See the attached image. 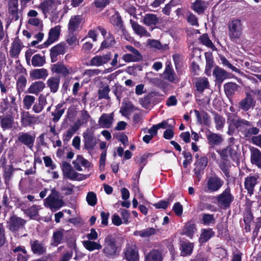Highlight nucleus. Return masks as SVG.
Wrapping results in <instances>:
<instances>
[{"instance_id":"obj_1","label":"nucleus","mask_w":261,"mask_h":261,"mask_svg":"<svg viewBox=\"0 0 261 261\" xmlns=\"http://www.w3.org/2000/svg\"><path fill=\"white\" fill-rule=\"evenodd\" d=\"M217 152L221 159L218 163V166L226 178L228 179L230 177L229 169L231 167V162L229 160V156L234 161L238 158V152L232 145H229L221 150H217Z\"/></svg>"},{"instance_id":"obj_2","label":"nucleus","mask_w":261,"mask_h":261,"mask_svg":"<svg viewBox=\"0 0 261 261\" xmlns=\"http://www.w3.org/2000/svg\"><path fill=\"white\" fill-rule=\"evenodd\" d=\"M121 250V246L115 237L111 234L105 237L102 251L106 257L110 259L115 258L119 256Z\"/></svg>"},{"instance_id":"obj_3","label":"nucleus","mask_w":261,"mask_h":261,"mask_svg":"<svg viewBox=\"0 0 261 261\" xmlns=\"http://www.w3.org/2000/svg\"><path fill=\"white\" fill-rule=\"evenodd\" d=\"M214 198L218 204L223 210H226L230 207L234 199V197L231 192V189L228 186L221 194Z\"/></svg>"},{"instance_id":"obj_4","label":"nucleus","mask_w":261,"mask_h":261,"mask_svg":"<svg viewBox=\"0 0 261 261\" xmlns=\"http://www.w3.org/2000/svg\"><path fill=\"white\" fill-rule=\"evenodd\" d=\"M27 221L18 216L13 214L7 222L8 228L13 233H17L25 229Z\"/></svg>"},{"instance_id":"obj_5","label":"nucleus","mask_w":261,"mask_h":261,"mask_svg":"<svg viewBox=\"0 0 261 261\" xmlns=\"http://www.w3.org/2000/svg\"><path fill=\"white\" fill-rule=\"evenodd\" d=\"M224 184V180L214 173L207 178L205 191L210 193L218 192Z\"/></svg>"},{"instance_id":"obj_6","label":"nucleus","mask_w":261,"mask_h":261,"mask_svg":"<svg viewBox=\"0 0 261 261\" xmlns=\"http://www.w3.org/2000/svg\"><path fill=\"white\" fill-rule=\"evenodd\" d=\"M228 36L231 40L239 39L243 30V25L239 19H234L228 24Z\"/></svg>"},{"instance_id":"obj_7","label":"nucleus","mask_w":261,"mask_h":261,"mask_svg":"<svg viewBox=\"0 0 261 261\" xmlns=\"http://www.w3.org/2000/svg\"><path fill=\"white\" fill-rule=\"evenodd\" d=\"M84 148L91 151L94 149L97 144L96 138L94 135V130L92 128H87L83 133Z\"/></svg>"},{"instance_id":"obj_8","label":"nucleus","mask_w":261,"mask_h":261,"mask_svg":"<svg viewBox=\"0 0 261 261\" xmlns=\"http://www.w3.org/2000/svg\"><path fill=\"white\" fill-rule=\"evenodd\" d=\"M58 193H57L55 195L53 194H50L45 199V206L49 207L53 212L59 210L64 204L63 200L58 198Z\"/></svg>"},{"instance_id":"obj_9","label":"nucleus","mask_w":261,"mask_h":261,"mask_svg":"<svg viewBox=\"0 0 261 261\" xmlns=\"http://www.w3.org/2000/svg\"><path fill=\"white\" fill-rule=\"evenodd\" d=\"M208 164V158L206 156L200 157L199 159L196 160L194 164V168L193 171L195 176L200 180L202 175L204 174V170Z\"/></svg>"},{"instance_id":"obj_10","label":"nucleus","mask_w":261,"mask_h":261,"mask_svg":"<svg viewBox=\"0 0 261 261\" xmlns=\"http://www.w3.org/2000/svg\"><path fill=\"white\" fill-rule=\"evenodd\" d=\"M255 103L253 95L250 92H246L245 97L238 102V106L240 110L247 112L253 108Z\"/></svg>"},{"instance_id":"obj_11","label":"nucleus","mask_w":261,"mask_h":261,"mask_svg":"<svg viewBox=\"0 0 261 261\" xmlns=\"http://www.w3.org/2000/svg\"><path fill=\"white\" fill-rule=\"evenodd\" d=\"M259 175L257 174H250L245 178L244 187L247 193L251 195L254 193V188L258 183Z\"/></svg>"},{"instance_id":"obj_12","label":"nucleus","mask_w":261,"mask_h":261,"mask_svg":"<svg viewBox=\"0 0 261 261\" xmlns=\"http://www.w3.org/2000/svg\"><path fill=\"white\" fill-rule=\"evenodd\" d=\"M112 57L111 51L107 52L105 55L102 56L96 55L93 57L90 61V66H100L107 64Z\"/></svg>"},{"instance_id":"obj_13","label":"nucleus","mask_w":261,"mask_h":261,"mask_svg":"<svg viewBox=\"0 0 261 261\" xmlns=\"http://www.w3.org/2000/svg\"><path fill=\"white\" fill-rule=\"evenodd\" d=\"M66 44L64 42H61L50 49V57L51 62L55 63L58 60L57 57L60 55H64L66 53Z\"/></svg>"},{"instance_id":"obj_14","label":"nucleus","mask_w":261,"mask_h":261,"mask_svg":"<svg viewBox=\"0 0 261 261\" xmlns=\"http://www.w3.org/2000/svg\"><path fill=\"white\" fill-rule=\"evenodd\" d=\"M240 86L234 82H228L224 85L225 94L228 99L231 101L234 95L240 90Z\"/></svg>"},{"instance_id":"obj_15","label":"nucleus","mask_w":261,"mask_h":261,"mask_svg":"<svg viewBox=\"0 0 261 261\" xmlns=\"http://www.w3.org/2000/svg\"><path fill=\"white\" fill-rule=\"evenodd\" d=\"M163 249L162 248L153 249L145 256L144 261H163Z\"/></svg>"},{"instance_id":"obj_16","label":"nucleus","mask_w":261,"mask_h":261,"mask_svg":"<svg viewBox=\"0 0 261 261\" xmlns=\"http://www.w3.org/2000/svg\"><path fill=\"white\" fill-rule=\"evenodd\" d=\"M194 112L196 117L197 123L203 124L207 127L210 126L211 117L206 112L202 110L199 112L197 110H194Z\"/></svg>"},{"instance_id":"obj_17","label":"nucleus","mask_w":261,"mask_h":261,"mask_svg":"<svg viewBox=\"0 0 261 261\" xmlns=\"http://www.w3.org/2000/svg\"><path fill=\"white\" fill-rule=\"evenodd\" d=\"M17 139L19 142L31 148L34 144L35 135H31L29 133H20Z\"/></svg>"},{"instance_id":"obj_18","label":"nucleus","mask_w":261,"mask_h":261,"mask_svg":"<svg viewBox=\"0 0 261 261\" xmlns=\"http://www.w3.org/2000/svg\"><path fill=\"white\" fill-rule=\"evenodd\" d=\"M206 137L207 143L212 147L219 145L223 141L221 135L214 133L210 130H208V132L206 134Z\"/></svg>"},{"instance_id":"obj_19","label":"nucleus","mask_w":261,"mask_h":261,"mask_svg":"<svg viewBox=\"0 0 261 261\" xmlns=\"http://www.w3.org/2000/svg\"><path fill=\"white\" fill-rule=\"evenodd\" d=\"M3 174V177L4 178V183L7 188L9 187L10 181L12 180L14 172L17 170V169L14 168L12 164H10L8 166L5 167V168L2 169Z\"/></svg>"},{"instance_id":"obj_20","label":"nucleus","mask_w":261,"mask_h":261,"mask_svg":"<svg viewBox=\"0 0 261 261\" xmlns=\"http://www.w3.org/2000/svg\"><path fill=\"white\" fill-rule=\"evenodd\" d=\"M250 151L251 164L261 169V151L254 147H250Z\"/></svg>"},{"instance_id":"obj_21","label":"nucleus","mask_w":261,"mask_h":261,"mask_svg":"<svg viewBox=\"0 0 261 261\" xmlns=\"http://www.w3.org/2000/svg\"><path fill=\"white\" fill-rule=\"evenodd\" d=\"M31 250L35 254L42 255L46 253V248L38 240H31L30 242Z\"/></svg>"},{"instance_id":"obj_22","label":"nucleus","mask_w":261,"mask_h":261,"mask_svg":"<svg viewBox=\"0 0 261 261\" xmlns=\"http://www.w3.org/2000/svg\"><path fill=\"white\" fill-rule=\"evenodd\" d=\"M213 75L215 77V81L218 84L221 85L223 81L229 77V74L224 69L217 66L213 70Z\"/></svg>"},{"instance_id":"obj_23","label":"nucleus","mask_w":261,"mask_h":261,"mask_svg":"<svg viewBox=\"0 0 261 261\" xmlns=\"http://www.w3.org/2000/svg\"><path fill=\"white\" fill-rule=\"evenodd\" d=\"M197 231L196 224L193 221L187 222L182 229V234L191 239H193L194 233Z\"/></svg>"},{"instance_id":"obj_24","label":"nucleus","mask_w":261,"mask_h":261,"mask_svg":"<svg viewBox=\"0 0 261 261\" xmlns=\"http://www.w3.org/2000/svg\"><path fill=\"white\" fill-rule=\"evenodd\" d=\"M12 251L14 253H17V261H28L29 255L27 253V251L24 246H19L13 249Z\"/></svg>"},{"instance_id":"obj_25","label":"nucleus","mask_w":261,"mask_h":261,"mask_svg":"<svg viewBox=\"0 0 261 261\" xmlns=\"http://www.w3.org/2000/svg\"><path fill=\"white\" fill-rule=\"evenodd\" d=\"M194 244L190 242H182L180 244V255L182 256H188L191 255L193 252Z\"/></svg>"},{"instance_id":"obj_26","label":"nucleus","mask_w":261,"mask_h":261,"mask_svg":"<svg viewBox=\"0 0 261 261\" xmlns=\"http://www.w3.org/2000/svg\"><path fill=\"white\" fill-rule=\"evenodd\" d=\"M64 231L63 229H60L53 232L50 243L51 246L57 247L63 242Z\"/></svg>"},{"instance_id":"obj_27","label":"nucleus","mask_w":261,"mask_h":261,"mask_svg":"<svg viewBox=\"0 0 261 261\" xmlns=\"http://www.w3.org/2000/svg\"><path fill=\"white\" fill-rule=\"evenodd\" d=\"M130 23L133 31L138 35L141 37L150 36V34L147 31L146 29L144 27L138 24L137 22L130 19Z\"/></svg>"},{"instance_id":"obj_28","label":"nucleus","mask_w":261,"mask_h":261,"mask_svg":"<svg viewBox=\"0 0 261 261\" xmlns=\"http://www.w3.org/2000/svg\"><path fill=\"white\" fill-rule=\"evenodd\" d=\"M45 87V83L42 81H38L32 83L27 91L29 93L38 95Z\"/></svg>"},{"instance_id":"obj_29","label":"nucleus","mask_w":261,"mask_h":261,"mask_svg":"<svg viewBox=\"0 0 261 261\" xmlns=\"http://www.w3.org/2000/svg\"><path fill=\"white\" fill-rule=\"evenodd\" d=\"M215 234V233L212 228H203L201 229V233L199 238V242L200 244H204L211 238L214 237Z\"/></svg>"},{"instance_id":"obj_30","label":"nucleus","mask_w":261,"mask_h":261,"mask_svg":"<svg viewBox=\"0 0 261 261\" xmlns=\"http://www.w3.org/2000/svg\"><path fill=\"white\" fill-rule=\"evenodd\" d=\"M60 77L59 75L51 76L47 81V86L49 88L50 92L56 93L59 87Z\"/></svg>"},{"instance_id":"obj_31","label":"nucleus","mask_w":261,"mask_h":261,"mask_svg":"<svg viewBox=\"0 0 261 261\" xmlns=\"http://www.w3.org/2000/svg\"><path fill=\"white\" fill-rule=\"evenodd\" d=\"M208 4L204 0H196L191 8L199 14H203L207 7Z\"/></svg>"},{"instance_id":"obj_32","label":"nucleus","mask_w":261,"mask_h":261,"mask_svg":"<svg viewBox=\"0 0 261 261\" xmlns=\"http://www.w3.org/2000/svg\"><path fill=\"white\" fill-rule=\"evenodd\" d=\"M113 120V113L110 114H103L99 119V124L103 128H109L111 126Z\"/></svg>"},{"instance_id":"obj_33","label":"nucleus","mask_w":261,"mask_h":261,"mask_svg":"<svg viewBox=\"0 0 261 261\" xmlns=\"http://www.w3.org/2000/svg\"><path fill=\"white\" fill-rule=\"evenodd\" d=\"M143 22L147 26L155 25L159 23V19L156 15L152 13H147L143 17Z\"/></svg>"},{"instance_id":"obj_34","label":"nucleus","mask_w":261,"mask_h":261,"mask_svg":"<svg viewBox=\"0 0 261 261\" xmlns=\"http://www.w3.org/2000/svg\"><path fill=\"white\" fill-rule=\"evenodd\" d=\"M165 78L168 81L176 84L179 82V79L177 76L173 69L168 66L166 67L164 71Z\"/></svg>"},{"instance_id":"obj_35","label":"nucleus","mask_w":261,"mask_h":261,"mask_svg":"<svg viewBox=\"0 0 261 261\" xmlns=\"http://www.w3.org/2000/svg\"><path fill=\"white\" fill-rule=\"evenodd\" d=\"M21 49L20 41L18 38H16L12 43L10 50L11 57L14 58H18Z\"/></svg>"},{"instance_id":"obj_36","label":"nucleus","mask_w":261,"mask_h":261,"mask_svg":"<svg viewBox=\"0 0 261 261\" xmlns=\"http://www.w3.org/2000/svg\"><path fill=\"white\" fill-rule=\"evenodd\" d=\"M156 233V230L153 227H149L141 230H136L134 232L135 236H140L141 238H149Z\"/></svg>"},{"instance_id":"obj_37","label":"nucleus","mask_w":261,"mask_h":261,"mask_svg":"<svg viewBox=\"0 0 261 261\" xmlns=\"http://www.w3.org/2000/svg\"><path fill=\"white\" fill-rule=\"evenodd\" d=\"M48 74V71L45 68L34 69L30 72V76L33 79H45Z\"/></svg>"},{"instance_id":"obj_38","label":"nucleus","mask_w":261,"mask_h":261,"mask_svg":"<svg viewBox=\"0 0 261 261\" xmlns=\"http://www.w3.org/2000/svg\"><path fill=\"white\" fill-rule=\"evenodd\" d=\"M38 102L35 103L33 107V110L36 113H40L47 103L46 98L43 94H41L38 97Z\"/></svg>"},{"instance_id":"obj_39","label":"nucleus","mask_w":261,"mask_h":261,"mask_svg":"<svg viewBox=\"0 0 261 261\" xmlns=\"http://www.w3.org/2000/svg\"><path fill=\"white\" fill-rule=\"evenodd\" d=\"M51 70L53 72L62 74L64 77H66L69 74L68 68L64 64H53Z\"/></svg>"},{"instance_id":"obj_40","label":"nucleus","mask_w":261,"mask_h":261,"mask_svg":"<svg viewBox=\"0 0 261 261\" xmlns=\"http://www.w3.org/2000/svg\"><path fill=\"white\" fill-rule=\"evenodd\" d=\"M230 124L233 127L240 130H241L244 126H250L252 125L251 122L242 118H233L231 120Z\"/></svg>"},{"instance_id":"obj_41","label":"nucleus","mask_w":261,"mask_h":261,"mask_svg":"<svg viewBox=\"0 0 261 261\" xmlns=\"http://www.w3.org/2000/svg\"><path fill=\"white\" fill-rule=\"evenodd\" d=\"M124 256L127 261H137L138 258V252L132 247H127L124 252Z\"/></svg>"},{"instance_id":"obj_42","label":"nucleus","mask_w":261,"mask_h":261,"mask_svg":"<svg viewBox=\"0 0 261 261\" xmlns=\"http://www.w3.org/2000/svg\"><path fill=\"white\" fill-rule=\"evenodd\" d=\"M111 23L114 27L118 28L117 31L124 27L122 17L118 12H115V14L111 17Z\"/></svg>"},{"instance_id":"obj_43","label":"nucleus","mask_w":261,"mask_h":261,"mask_svg":"<svg viewBox=\"0 0 261 261\" xmlns=\"http://www.w3.org/2000/svg\"><path fill=\"white\" fill-rule=\"evenodd\" d=\"M212 114L214 115V120L216 124V128L217 130H220L223 128L225 122V118L214 111L212 112Z\"/></svg>"},{"instance_id":"obj_44","label":"nucleus","mask_w":261,"mask_h":261,"mask_svg":"<svg viewBox=\"0 0 261 261\" xmlns=\"http://www.w3.org/2000/svg\"><path fill=\"white\" fill-rule=\"evenodd\" d=\"M8 115L1 118V125L4 130L9 129L12 127V120L11 118L13 117L14 115H10L9 111L8 112Z\"/></svg>"},{"instance_id":"obj_45","label":"nucleus","mask_w":261,"mask_h":261,"mask_svg":"<svg viewBox=\"0 0 261 261\" xmlns=\"http://www.w3.org/2000/svg\"><path fill=\"white\" fill-rule=\"evenodd\" d=\"M200 222L203 225L208 226L211 224H214L216 222V219L214 214H202Z\"/></svg>"},{"instance_id":"obj_46","label":"nucleus","mask_w":261,"mask_h":261,"mask_svg":"<svg viewBox=\"0 0 261 261\" xmlns=\"http://www.w3.org/2000/svg\"><path fill=\"white\" fill-rule=\"evenodd\" d=\"M134 106L130 102H123L120 109V113L123 116H127L133 111Z\"/></svg>"},{"instance_id":"obj_47","label":"nucleus","mask_w":261,"mask_h":261,"mask_svg":"<svg viewBox=\"0 0 261 261\" xmlns=\"http://www.w3.org/2000/svg\"><path fill=\"white\" fill-rule=\"evenodd\" d=\"M83 245L86 249L90 251L94 250H100L102 248V246L99 243L91 241L90 240L84 241Z\"/></svg>"},{"instance_id":"obj_48","label":"nucleus","mask_w":261,"mask_h":261,"mask_svg":"<svg viewBox=\"0 0 261 261\" xmlns=\"http://www.w3.org/2000/svg\"><path fill=\"white\" fill-rule=\"evenodd\" d=\"M81 22V16L76 15L74 17H71L68 24V29L72 31H75L79 27Z\"/></svg>"},{"instance_id":"obj_49","label":"nucleus","mask_w":261,"mask_h":261,"mask_svg":"<svg viewBox=\"0 0 261 261\" xmlns=\"http://www.w3.org/2000/svg\"><path fill=\"white\" fill-rule=\"evenodd\" d=\"M34 117L30 115L29 112L23 113L21 116V124L23 126H31L33 123Z\"/></svg>"},{"instance_id":"obj_50","label":"nucleus","mask_w":261,"mask_h":261,"mask_svg":"<svg viewBox=\"0 0 261 261\" xmlns=\"http://www.w3.org/2000/svg\"><path fill=\"white\" fill-rule=\"evenodd\" d=\"M45 63L44 57H42L40 54L35 55L32 59V64L34 67H41Z\"/></svg>"},{"instance_id":"obj_51","label":"nucleus","mask_w":261,"mask_h":261,"mask_svg":"<svg viewBox=\"0 0 261 261\" xmlns=\"http://www.w3.org/2000/svg\"><path fill=\"white\" fill-rule=\"evenodd\" d=\"M54 4V2L53 0L45 1L41 3L39 6V8L41 9L44 14H46L51 10Z\"/></svg>"},{"instance_id":"obj_52","label":"nucleus","mask_w":261,"mask_h":261,"mask_svg":"<svg viewBox=\"0 0 261 261\" xmlns=\"http://www.w3.org/2000/svg\"><path fill=\"white\" fill-rule=\"evenodd\" d=\"M27 83V80L23 75H20L16 82V89L18 92L24 91Z\"/></svg>"},{"instance_id":"obj_53","label":"nucleus","mask_w":261,"mask_h":261,"mask_svg":"<svg viewBox=\"0 0 261 261\" xmlns=\"http://www.w3.org/2000/svg\"><path fill=\"white\" fill-rule=\"evenodd\" d=\"M122 59L126 63L131 62H140L143 60V57L136 56L130 54H125L122 56Z\"/></svg>"},{"instance_id":"obj_54","label":"nucleus","mask_w":261,"mask_h":261,"mask_svg":"<svg viewBox=\"0 0 261 261\" xmlns=\"http://www.w3.org/2000/svg\"><path fill=\"white\" fill-rule=\"evenodd\" d=\"M35 97L33 95H26L23 99V104L24 108L27 110H29L32 105L35 102Z\"/></svg>"},{"instance_id":"obj_55","label":"nucleus","mask_w":261,"mask_h":261,"mask_svg":"<svg viewBox=\"0 0 261 261\" xmlns=\"http://www.w3.org/2000/svg\"><path fill=\"white\" fill-rule=\"evenodd\" d=\"M60 34V27L59 25L52 28L49 32L48 37L53 39L55 41L58 40Z\"/></svg>"},{"instance_id":"obj_56","label":"nucleus","mask_w":261,"mask_h":261,"mask_svg":"<svg viewBox=\"0 0 261 261\" xmlns=\"http://www.w3.org/2000/svg\"><path fill=\"white\" fill-rule=\"evenodd\" d=\"M110 91V88L109 86L103 87L102 89L98 90V99H109L110 97L109 93Z\"/></svg>"},{"instance_id":"obj_57","label":"nucleus","mask_w":261,"mask_h":261,"mask_svg":"<svg viewBox=\"0 0 261 261\" xmlns=\"http://www.w3.org/2000/svg\"><path fill=\"white\" fill-rule=\"evenodd\" d=\"M173 60L175 65V69L178 72L182 66V59L181 56L179 54H175L172 56Z\"/></svg>"},{"instance_id":"obj_58","label":"nucleus","mask_w":261,"mask_h":261,"mask_svg":"<svg viewBox=\"0 0 261 261\" xmlns=\"http://www.w3.org/2000/svg\"><path fill=\"white\" fill-rule=\"evenodd\" d=\"M81 119L77 121V122L79 123V125H81L86 124L91 117L90 115L86 110L81 111Z\"/></svg>"},{"instance_id":"obj_59","label":"nucleus","mask_w":261,"mask_h":261,"mask_svg":"<svg viewBox=\"0 0 261 261\" xmlns=\"http://www.w3.org/2000/svg\"><path fill=\"white\" fill-rule=\"evenodd\" d=\"M9 97L10 98V103L11 106L10 107V109L9 110V112L10 115H15L17 114V105L15 102L16 98L15 97L12 95H10Z\"/></svg>"},{"instance_id":"obj_60","label":"nucleus","mask_w":261,"mask_h":261,"mask_svg":"<svg viewBox=\"0 0 261 261\" xmlns=\"http://www.w3.org/2000/svg\"><path fill=\"white\" fill-rule=\"evenodd\" d=\"M209 86V83L207 79L197 81L195 83L196 90L200 92H202L204 89L207 88Z\"/></svg>"},{"instance_id":"obj_61","label":"nucleus","mask_w":261,"mask_h":261,"mask_svg":"<svg viewBox=\"0 0 261 261\" xmlns=\"http://www.w3.org/2000/svg\"><path fill=\"white\" fill-rule=\"evenodd\" d=\"M86 200L89 205L95 206L97 204V200L96 194L93 192H88L86 197Z\"/></svg>"},{"instance_id":"obj_62","label":"nucleus","mask_w":261,"mask_h":261,"mask_svg":"<svg viewBox=\"0 0 261 261\" xmlns=\"http://www.w3.org/2000/svg\"><path fill=\"white\" fill-rule=\"evenodd\" d=\"M199 40L202 44L208 47L213 48L215 47L213 43L209 38L207 34H204L200 36L199 37Z\"/></svg>"},{"instance_id":"obj_63","label":"nucleus","mask_w":261,"mask_h":261,"mask_svg":"<svg viewBox=\"0 0 261 261\" xmlns=\"http://www.w3.org/2000/svg\"><path fill=\"white\" fill-rule=\"evenodd\" d=\"M39 210L38 206L33 205L28 209L27 214L31 219H35V217L38 215Z\"/></svg>"},{"instance_id":"obj_64","label":"nucleus","mask_w":261,"mask_h":261,"mask_svg":"<svg viewBox=\"0 0 261 261\" xmlns=\"http://www.w3.org/2000/svg\"><path fill=\"white\" fill-rule=\"evenodd\" d=\"M151 96L149 95H145L139 100L140 103L145 109H147L151 105Z\"/></svg>"}]
</instances>
